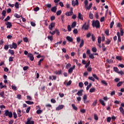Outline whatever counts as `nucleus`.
<instances>
[{
	"instance_id": "21",
	"label": "nucleus",
	"mask_w": 124,
	"mask_h": 124,
	"mask_svg": "<svg viewBox=\"0 0 124 124\" xmlns=\"http://www.w3.org/2000/svg\"><path fill=\"white\" fill-rule=\"evenodd\" d=\"M102 49L103 52H105L106 51V47H105V45L103 43L102 44Z\"/></svg>"
},
{
	"instance_id": "12",
	"label": "nucleus",
	"mask_w": 124,
	"mask_h": 124,
	"mask_svg": "<svg viewBox=\"0 0 124 124\" xmlns=\"http://www.w3.org/2000/svg\"><path fill=\"white\" fill-rule=\"evenodd\" d=\"M36 113L37 114H41V112H42L41 110H40V107L39 106H38L36 107Z\"/></svg>"
},
{
	"instance_id": "45",
	"label": "nucleus",
	"mask_w": 124,
	"mask_h": 124,
	"mask_svg": "<svg viewBox=\"0 0 124 124\" xmlns=\"http://www.w3.org/2000/svg\"><path fill=\"white\" fill-rule=\"evenodd\" d=\"M0 95L1 97H4V92L2 91L1 93H0Z\"/></svg>"
},
{
	"instance_id": "3",
	"label": "nucleus",
	"mask_w": 124,
	"mask_h": 124,
	"mask_svg": "<svg viewBox=\"0 0 124 124\" xmlns=\"http://www.w3.org/2000/svg\"><path fill=\"white\" fill-rule=\"evenodd\" d=\"M25 124H34V121L31 120V117L28 118Z\"/></svg>"
},
{
	"instance_id": "16",
	"label": "nucleus",
	"mask_w": 124,
	"mask_h": 124,
	"mask_svg": "<svg viewBox=\"0 0 124 124\" xmlns=\"http://www.w3.org/2000/svg\"><path fill=\"white\" fill-rule=\"evenodd\" d=\"M119 110L121 113V114H122V115H123V116H124V108H123V107H120L119 108Z\"/></svg>"
},
{
	"instance_id": "13",
	"label": "nucleus",
	"mask_w": 124,
	"mask_h": 124,
	"mask_svg": "<svg viewBox=\"0 0 124 124\" xmlns=\"http://www.w3.org/2000/svg\"><path fill=\"white\" fill-rule=\"evenodd\" d=\"M57 6H54L51 8V11L54 13H56L57 12Z\"/></svg>"
},
{
	"instance_id": "59",
	"label": "nucleus",
	"mask_w": 124,
	"mask_h": 124,
	"mask_svg": "<svg viewBox=\"0 0 124 124\" xmlns=\"http://www.w3.org/2000/svg\"><path fill=\"white\" fill-rule=\"evenodd\" d=\"M72 5L73 6H75V5H76V3L75 0H73L72 1Z\"/></svg>"
},
{
	"instance_id": "8",
	"label": "nucleus",
	"mask_w": 124,
	"mask_h": 124,
	"mask_svg": "<svg viewBox=\"0 0 124 124\" xmlns=\"http://www.w3.org/2000/svg\"><path fill=\"white\" fill-rule=\"evenodd\" d=\"M73 69H75V65H74L73 67H71L69 68V69L68 70V73L69 74H71V73L73 72Z\"/></svg>"
},
{
	"instance_id": "10",
	"label": "nucleus",
	"mask_w": 124,
	"mask_h": 124,
	"mask_svg": "<svg viewBox=\"0 0 124 124\" xmlns=\"http://www.w3.org/2000/svg\"><path fill=\"white\" fill-rule=\"evenodd\" d=\"M84 92L83 90H80L78 91L77 93L79 96H82L83 95V92Z\"/></svg>"
},
{
	"instance_id": "58",
	"label": "nucleus",
	"mask_w": 124,
	"mask_h": 124,
	"mask_svg": "<svg viewBox=\"0 0 124 124\" xmlns=\"http://www.w3.org/2000/svg\"><path fill=\"white\" fill-rule=\"evenodd\" d=\"M111 117H108L107 118V122L108 123H110V122H111Z\"/></svg>"
},
{
	"instance_id": "40",
	"label": "nucleus",
	"mask_w": 124,
	"mask_h": 124,
	"mask_svg": "<svg viewBox=\"0 0 124 124\" xmlns=\"http://www.w3.org/2000/svg\"><path fill=\"white\" fill-rule=\"evenodd\" d=\"M92 51L93 52V53H96V52L97 51V49L96 48V47H94L92 48Z\"/></svg>"
},
{
	"instance_id": "9",
	"label": "nucleus",
	"mask_w": 124,
	"mask_h": 124,
	"mask_svg": "<svg viewBox=\"0 0 124 124\" xmlns=\"http://www.w3.org/2000/svg\"><path fill=\"white\" fill-rule=\"evenodd\" d=\"M63 107H64V106H63V105H59L56 108V110L57 111H59V110H62V109H63Z\"/></svg>"
},
{
	"instance_id": "28",
	"label": "nucleus",
	"mask_w": 124,
	"mask_h": 124,
	"mask_svg": "<svg viewBox=\"0 0 124 124\" xmlns=\"http://www.w3.org/2000/svg\"><path fill=\"white\" fill-rule=\"evenodd\" d=\"M88 79H89V80H91V81H93V82H94V81H95V79L93 77H89L88 78Z\"/></svg>"
},
{
	"instance_id": "15",
	"label": "nucleus",
	"mask_w": 124,
	"mask_h": 124,
	"mask_svg": "<svg viewBox=\"0 0 124 124\" xmlns=\"http://www.w3.org/2000/svg\"><path fill=\"white\" fill-rule=\"evenodd\" d=\"M117 35L118 36V40L119 42H121L122 39H121V35H120V32H117Z\"/></svg>"
},
{
	"instance_id": "30",
	"label": "nucleus",
	"mask_w": 124,
	"mask_h": 124,
	"mask_svg": "<svg viewBox=\"0 0 124 124\" xmlns=\"http://www.w3.org/2000/svg\"><path fill=\"white\" fill-rule=\"evenodd\" d=\"M9 53L11 55H14V54H15L14 50H12V49H9Z\"/></svg>"
},
{
	"instance_id": "39",
	"label": "nucleus",
	"mask_w": 124,
	"mask_h": 124,
	"mask_svg": "<svg viewBox=\"0 0 124 124\" xmlns=\"http://www.w3.org/2000/svg\"><path fill=\"white\" fill-rule=\"evenodd\" d=\"M101 83L102 84H103V85H105L106 86H107L108 85V83H107V82H106V81L105 80H102Z\"/></svg>"
},
{
	"instance_id": "14",
	"label": "nucleus",
	"mask_w": 124,
	"mask_h": 124,
	"mask_svg": "<svg viewBox=\"0 0 124 124\" xmlns=\"http://www.w3.org/2000/svg\"><path fill=\"white\" fill-rule=\"evenodd\" d=\"M66 39L69 42H73V39L72 38V37H70L69 36H67L66 37Z\"/></svg>"
},
{
	"instance_id": "64",
	"label": "nucleus",
	"mask_w": 124,
	"mask_h": 124,
	"mask_svg": "<svg viewBox=\"0 0 124 124\" xmlns=\"http://www.w3.org/2000/svg\"><path fill=\"white\" fill-rule=\"evenodd\" d=\"M116 59L118 61H122V57L121 56H116Z\"/></svg>"
},
{
	"instance_id": "61",
	"label": "nucleus",
	"mask_w": 124,
	"mask_h": 124,
	"mask_svg": "<svg viewBox=\"0 0 124 124\" xmlns=\"http://www.w3.org/2000/svg\"><path fill=\"white\" fill-rule=\"evenodd\" d=\"M67 29H68V31H70L72 30L71 26H70V25H68Z\"/></svg>"
},
{
	"instance_id": "44",
	"label": "nucleus",
	"mask_w": 124,
	"mask_h": 124,
	"mask_svg": "<svg viewBox=\"0 0 124 124\" xmlns=\"http://www.w3.org/2000/svg\"><path fill=\"white\" fill-rule=\"evenodd\" d=\"M43 61V59H41L38 62L39 66H41V62Z\"/></svg>"
},
{
	"instance_id": "27",
	"label": "nucleus",
	"mask_w": 124,
	"mask_h": 124,
	"mask_svg": "<svg viewBox=\"0 0 124 124\" xmlns=\"http://www.w3.org/2000/svg\"><path fill=\"white\" fill-rule=\"evenodd\" d=\"M124 29L121 28V29H120V35L121 36H124Z\"/></svg>"
},
{
	"instance_id": "26",
	"label": "nucleus",
	"mask_w": 124,
	"mask_h": 124,
	"mask_svg": "<svg viewBox=\"0 0 124 124\" xmlns=\"http://www.w3.org/2000/svg\"><path fill=\"white\" fill-rule=\"evenodd\" d=\"M113 69H114V71H115V72H116L117 73H118L119 71H120V70L117 67H114Z\"/></svg>"
},
{
	"instance_id": "52",
	"label": "nucleus",
	"mask_w": 124,
	"mask_h": 124,
	"mask_svg": "<svg viewBox=\"0 0 124 124\" xmlns=\"http://www.w3.org/2000/svg\"><path fill=\"white\" fill-rule=\"evenodd\" d=\"M72 14H73V12L70 11L68 13V14L66 15V16H71V15H72Z\"/></svg>"
},
{
	"instance_id": "11",
	"label": "nucleus",
	"mask_w": 124,
	"mask_h": 124,
	"mask_svg": "<svg viewBox=\"0 0 124 124\" xmlns=\"http://www.w3.org/2000/svg\"><path fill=\"white\" fill-rule=\"evenodd\" d=\"M5 24L7 26V28L8 29H10L12 27V24H11V22H9L8 21L5 22Z\"/></svg>"
},
{
	"instance_id": "53",
	"label": "nucleus",
	"mask_w": 124,
	"mask_h": 124,
	"mask_svg": "<svg viewBox=\"0 0 124 124\" xmlns=\"http://www.w3.org/2000/svg\"><path fill=\"white\" fill-rule=\"evenodd\" d=\"M73 32L75 33V34H77L78 33V30L77 29H75L73 30Z\"/></svg>"
},
{
	"instance_id": "60",
	"label": "nucleus",
	"mask_w": 124,
	"mask_h": 124,
	"mask_svg": "<svg viewBox=\"0 0 124 124\" xmlns=\"http://www.w3.org/2000/svg\"><path fill=\"white\" fill-rule=\"evenodd\" d=\"M13 115L14 119H17V114H16V112H13Z\"/></svg>"
},
{
	"instance_id": "36",
	"label": "nucleus",
	"mask_w": 124,
	"mask_h": 124,
	"mask_svg": "<svg viewBox=\"0 0 124 124\" xmlns=\"http://www.w3.org/2000/svg\"><path fill=\"white\" fill-rule=\"evenodd\" d=\"M91 64V61H89L88 62H87V64H85V68H87L89 66V65H90V64Z\"/></svg>"
},
{
	"instance_id": "18",
	"label": "nucleus",
	"mask_w": 124,
	"mask_h": 124,
	"mask_svg": "<svg viewBox=\"0 0 124 124\" xmlns=\"http://www.w3.org/2000/svg\"><path fill=\"white\" fill-rule=\"evenodd\" d=\"M72 107L74 110H75L76 111H77L78 110V108L76 106H75V104H72Z\"/></svg>"
},
{
	"instance_id": "4",
	"label": "nucleus",
	"mask_w": 124,
	"mask_h": 124,
	"mask_svg": "<svg viewBox=\"0 0 124 124\" xmlns=\"http://www.w3.org/2000/svg\"><path fill=\"white\" fill-rule=\"evenodd\" d=\"M9 47L10 49H16L17 46L16 43H13L12 45H9Z\"/></svg>"
},
{
	"instance_id": "5",
	"label": "nucleus",
	"mask_w": 124,
	"mask_h": 124,
	"mask_svg": "<svg viewBox=\"0 0 124 124\" xmlns=\"http://www.w3.org/2000/svg\"><path fill=\"white\" fill-rule=\"evenodd\" d=\"M27 56L28 57V58H29L30 61H31V62H33V60H34V57H33V55H32L31 53H28Z\"/></svg>"
},
{
	"instance_id": "43",
	"label": "nucleus",
	"mask_w": 124,
	"mask_h": 124,
	"mask_svg": "<svg viewBox=\"0 0 124 124\" xmlns=\"http://www.w3.org/2000/svg\"><path fill=\"white\" fill-rule=\"evenodd\" d=\"M96 104H97V100H95L92 104V105L93 106H96Z\"/></svg>"
},
{
	"instance_id": "2",
	"label": "nucleus",
	"mask_w": 124,
	"mask_h": 124,
	"mask_svg": "<svg viewBox=\"0 0 124 124\" xmlns=\"http://www.w3.org/2000/svg\"><path fill=\"white\" fill-rule=\"evenodd\" d=\"M4 116L8 117L9 118H12L13 114L11 111H9L8 110H5Z\"/></svg>"
},
{
	"instance_id": "22",
	"label": "nucleus",
	"mask_w": 124,
	"mask_h": 124,
	"mask_svg": "<svg viewBox=\"0 0 124 124\" xmlns=\"http://www.w3.org/2000/svg\"><path fill=\"white\" fill-rule=\"evenodd\" d=\"M55 74H56L57 75H61L62 74V70H59L58 71H56L54 72Z\"/></svg>"
},
{
	"instance_id": "38",
	"label": "nucleus",
	"mask_w": 124,
	"mask_h": 124,
	"mask_svg": "<svg viewBox=\"0 0 124 124\" xmlns=\"http://www.w3.org/2000/svg\"><path fill=\"white\" fill-rule=\"evenodd\" d=\"M123 81H120L117 83V87H121V86H122V85H123Z\"/></svg>"
},
{
	"instance_id": "37",
	"label": "nucleus",
	"mask_w": 124,
	"mask_h": 124,
	"mask_svg": "<svg viewBox=\"0 0 124 124\" xmlns=\"http://www.w3.org/2000/svg\"><path fill=\"white\" fill-rule=\"evenodd\" d=\"M95 92V88H91L90 90V93H94Z\"/></svg>"
},
{
	"instance_id": "6",
	"label": "nucleus",
	"mask_w": 124,
	"mask_h": 124,
	"mask_svg": "<svg viewBox=\"0 0 124 124\" xmlns=\"http://www.w3.org/2000/svg\"><path fill=\"white\" fill-rule=\"evenodd\" d=\"M82 29V30L84 29L85 31H88V30H89V25H87V22H85V24H83Z\"/></svg>"
},
{
	"instance_id": "63",
	"label": "nucleus",
	"mask_w": 124,
	"mask_h": 124,
	"mask_svg": "<svg viewBox=\"0 0 124 124\" xmlns=\"http://www.w3.org/2000/svg\"><path fill=\"white\" fill-rule=\"evenodd\" d=\"M50 101L52 103H56V100L54 98L51 99Z\"/></svg>"
},
{
	"instance_id": "25",
	"label": "nucleus",
	"mask_w": 124,
	"mask_h": 124,
	"mask_svg": "<svg viewBox=\"0 0 124 124\" xmlns=\"http://www.w3.org/2000/svg\"><path fill=\"white\" fill-rule=\"evenodd\" d=\"M92 41H93V42H94V41H95V39H96V38H95V36H94L93 34L92 35Z\"/></svg>"
},
{
	"instance_id": "7",
	"label": "nucleus",
	"mask_w": 124,
	"mask_h": 124,
	"mask_svg": "<svg viewBox=\"0 0 124 124\" xmlns=\"http://www.w3.org/2000/svg\"><path fill=\"white\" fill-rule=\"evenodd\" d=\"M55 23L54 22H52L51 23H50V25L48 26V29L49 30H50V31H52L53 30V28H54V27H55Z\"/></svg>"
},
{
	"instance_id": "31",
	"label": "nucleus",
	"mask_w": 124,
	"mask_h": 124,
	"mask_svg": "<svg viewBox=\"0 0 124 124\" xmlns=\"http://www.w3.org/2000/svg\"><path fill=\"white\" fill-rule=\"evenodd\" d=\"M61 14H62V10H61L58 11L56 12V15L57 16H60V15H61Z\"/></svg>"
},
{
	"instance_id": "41",
	"label": "nucleus",
	"mask_w": 124,
	"mask_h": 124,
	"mask_svg": "<svg viewBox=\"0 0 124 124\" xmlns=\"http://www.w3.org/2000/svg\"><path fill=\"white\" fill-rule=\"evenodd\" d=\"M54 31H55V33H56L57 35H60V31L58 29H56Z\"/></svg>"
},
{
	"instance_id": "42",
	"label": "nucleus",
	"mask_w": 124,
	"mask_h": 124,
	"mask_svg": "<svg viewBox=\"0 0 124 124\" xmlns=\"http://www.w3.org/2000/svg\"><path fill=\"white\" fill-rule=\"evenodd\" d=\"M91 87H92V83H89V84L87 86V88H86L87 91H89Z\"/></svg>"
},
{
	"instance_id": "24",
	"label": "nucleus",
	"mask_w": 124,
	"mask_h": 124,
	"mask_svg": "<svg viewBox=\"0 0 124 124\" xmlns=\"http://www.w3.org/2000/svg\"><path fill=\"white\" fill-rule=\"evenodd\" d=\"M77 25V23L76 22V21H74L72 24L71 27H72V28H75V27H76Z\"/></svg>"
},
{
	"instance_id": "35",
	"label": "nucleus",
	"mask_w": 124,
	"mask_h": 124,
	"mask_svg": "<svg viewBox=\"0 0 124 124\" xmlns=\"http://www.w3.org/2000/svg\"><path fill=\"white\" fill-rule=\"evenodd\" d=\"M94 119L95 121H98V116L96 114H94Z\"/></svg>"
},
{
	"instance_id": "29",
	"label": "nucleus",
	"mask_w": 124,
	"mask_h": 124,
	"mask_svg": "<svg viewBox=\"0 0 124 124\" xmlns=\"http://www.w3.org/2000/svg\"><path fill=\"white\" fill-rule=\"evenodd\" d=\"M93 6V3H91L88 7H86V9H88V10H90L91 8H92V7Z\"/></svg>"
},
{
	"instance_id": "62",
	"label": "nucleus",
	"mask_w": 124,
	"mask_h": 124,
	"mask_svg": "<svg viewBox=\"0 0 124 124\" xmlns=\"http://www.w3.org/2000/svg\"><path fill=\"white\" fill-rule=\"evenodd\" d=\"M38 10H39V7H38L34 8V11H35L36 12H37Z\"/></svg>"
},
{
	"instance_id": "57",
	"label": "nucleus",
	"mask_w": 124,
	"mask_h": 124,
	"mask_svg": "<svg viewBox=\"0 0 124 124\" xmlns=\"http://www.w3.org/2000/svg\"><path fill=\"white\" fill-rule=\"evenodd\" d=\"M70 66H71V64L68 63L66 66V68H67V69H68V68H69Z\"/></svg>"
},
{
	"instance_id": "20",
	"label": "nucleus",
	"mask_w": 124,
	"mask_h": 124,
	"mask_svg": "<svg viewBox=\"0 0 124 124\" xmlns=\"http://www.w3.org/2000/svg\"><path fill=\"white\" fill-rule=\"evenodd\" d=\"M100 103H101V105L103 106H105V103L104 102V101L102 99L99 100Z\"/></svg>"
},
{
	"instance_id": "33",
	"label": "nucleus",
	"mask_w": 124,
	"mask_h": 124,
	"mask_svg": "<svg viewBox=\"0 0 124 124\" xmlns=\"http://www.w3.org/2000/svg\"><path fill=\"white\" fill-rule=\"evenodd\" d=\"M26 103H27V104H29V105H31V104H33V102L26 101Z\"/></svg>"
},
{
	"instance_id": "34",
	"label": "nucleus",
	"mask_w": 124,
	"mask_h": 124,
	"mask_svg": "<svg viewBox=\"0 0 124 124\" xmlns=\"http://www.w3.org/2000/svg\"><path fill=\"white\" fill-rule=\"evenodd\" d=\"M93 78H94L95 79H96V80H99V78H98V77H97V76H96V75L95 74H93Z\"/></svg>"
},
{
	"instance_id": "47",
	"label": "nucleus",
	"mask_w": 124,
	"mask_h": 124,
	"mask_svg": "<svg viewBox=\"0 0 124 124\" xmlns=\"http://www.w3.org/2000/svg\"><path fill=\"white\" fill-rule=\"evenodd\" d=\"M78 86L80 88H82L83 86H84V84L83 83V82H79L78 83Z\"/></svg>"
},
{
	"instance_id": "56",
	"label": "nucleus",
	"mask_w": 124,
	"mask_h": 124,
	"mask_svg": "<svg viewBox=\"0 0 124 124\" xmlns=\"http://www.w3.org/2000/svg\"><path fill=\"white\" fill-rule=\"evenodd\" d=\"M12 90H14V91H16V90H17V88L16 87V86H14V85L12 86Z\"/></svg>"
},
{
	"instance_id": "32",
	"label": "nucleus",
	"mask_w": 124,
	"mask_h": 124,
	"mask_svg": "<svg viewBox=\"0 0 124 124\" xmlns=\"http://www.w3.org/2000/svg\"><path fill=\"white\" fill-rule=\"evenodd\" d=\"M84 46V40H82L80 44L79 47L80 48H82V46Z\"/></svg>"
},
{
	"instance_id": "55",
	"label": "nucleus",
	"mask_w": 124,
	"mask_h": 124,
	"mask_svg": "<svg viewBox=\"0 0 124 124\" xmlns=\"http://www.w3.org/2000/svg\"><path fill=\"white\" fill-rule=\"evenodd\" d=\"M89 58L92 60H93V59H94V56H93V54H92L89 55Z\"/></svg>"
},
{
	"instance_id": "51",
	"label": "nucleus",
	"mask_w": 124,
	"mask_h": 124,
	"mask_svg": "<svg viewBox=\"0 0 124 124\" xmlns=\"http://www.w3.org/2000/svg\"><path fill=\"white\" fill-rule=\"evenodd\" d=\"M114 21H112L110 23V29H112L113 28V26H114Z\"/></svg>"
},
{
	"instance_id": "50",
	"label": "nucleus",
	"mask_w": 124,
	"mask_h": 124,
	"mask_svg": "<svg viewBox=\"0 0 124 124\" xmlns=\"http://www.w3.org/2000/svg\"><path fill=\"white\" fill-rule=\"evenodd\" d=\"M15 6L16 7V8L18 9L19 8V3L18 2H16L15 4Z\"/></svg>"
},
{
	"instance_id": "1",
	"label": "nucleus",
	"mask_w": 124,
	"mask_h": 124,
	"mask_svg": "<svg viewBox=\"0 0 124 124\" xmlns=\"http://www.w3.org/2000/svg\"><path fill=\"white\" fill-rule=\"evenodd\" d=\"M92 26L93 28H94V27H95V28H96L97 29H98L100 28V23L99 22V21L97 20H96L95 21H93L92 23Z\"/></svg>"
},
{
	"instance_id": "54",
	"label": "nucleus",
	"mask_w": 124,
	"mask_h": 124,
	"mask_svg": "<svg viewBox=\"0 0 124 124\" xmlns=\"http://www.w3.org/2000/svg\"><path fill=\"white\" fill-rule=\"evenodd\" d=\"M110 43H111V40H110L108 39V41H106V44H107V45H109V44H110Z\"/></svg>"
},
{
	"instance_id": "23",
	"label": "nucleus",
	"mask_w": 124,
	"mask_h": 124,
	"mask_svg": "<svg viewBox=\"0 0 124 124\" xmlns=\"http://www.w3.org/2000/svg\"><path fill=\"white\" fill-rule=\"evenodd\" d=\"M17 115H18V117H21V116H22L21 115V110H20L19 108H18L17 109Z\"/></svg>"
},
{
	"instance_id": "19",
	"label": "nucleus",
	"mask_w": 124,
	"mask_h": 124,
	"mask_svg": "<svg viewBox=\"0 0 124 124\" xmlns=\"http://www.w3.org/2000/svg\"><path fill=\"white\" fill-rule=\"evenodd\" d=\"M47 38L50 41H53V40H54V38L53 37V35H51V36L48 35L47 36Z\"/></svg>"
},
{
	"instance_id": "48",
	"label": "nucleus",
	"mask_w": 124,
	"mask_h": 124,
	"mask_svg": "<svg viewBox=\"0 0 124 124\" xmlns=\"http://www.w3.org/2000/svg\"><path fill=\"white\" fill-rule=\"evenodd\" d=\"M88 99V95L87 94H84L83 97V100H86Z\"/></svg>"
},
{
	"instance_id": "17",
	"label": "nucleus",
	"mask_w": 124,
	"mask_h": 124,
	"mask_svg": "<svg viewBox=\"0 0 124 124\" xmlns=\"http://www.w3.org/2000/svg\"><path fill=\"white\" fill-rule=\"evenodd\" d=\"M78 18H79L80 20L83 21V15H81V13H79L78 15Z\"/></svg>"
},
{
	"instance_id": "46",
	"label": "nucleus",
	"mask_w": 124,
	"mask_h": 124,
	"mask_svg": "<svg viewBox=\"0 0 124 124\" xmlns=\"http://www.w3.org/2000/svg\"><path fill=\"white\" fill-rule=\"evenodd\" d=\"M98 43L99 44L101 43V37L100 36L98 37Z\"/></svg>"
},
{
	"instance_id": "49",
	"label": "nucleus",
	"mask_w": 124,
	"mask_h": 124,
	"mask_svg": "<svg viewBox=\"0 0 124 124\" xmlns=\"http://www.w3.org/2000/svg\"><path fill=\"white\" fill-rule=\"evenodd\" d=\"M89 18H90L92 20L93 19V14H90L89 15Z\"/></svg>"
}]
</instances>
